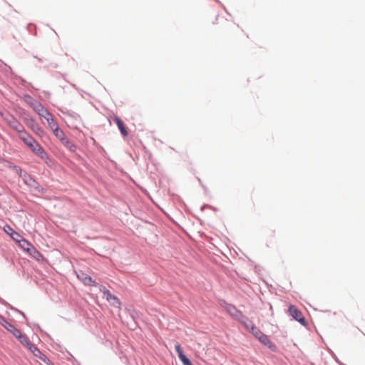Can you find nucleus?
I'll list each match as a JSON object with an SVG mask.
<instances>
[{"label": "nucleus", "mask_w": 365, "mask_h": 365, "mask_svg": "<svg viewBox=\"0 0 365 365\" xmlns=\"http://www.w3.org/2000/svg\"><path fill=\"white\" fill-rule=\"evenodd\" d=\"M34 153L38 157H39L41 159L44 160V162L48 166L52 165V160L49 158L48 155L47 154L44 148L41 145H38V147L36 149Z\"/></svg>", "instance_id": "0eeeda50"}, {"label": "nucleus", "mask_w": 365, "mask_h": 365, "mask_svg": "<svg viewBox=\"0 0 365 365\" xmlns=\"http://www.w3.org/2000/svg\"><path fill=\"white\" fill-rule=\"evenodd\" d=\"M29 349L32 352V354L43 361L47 365H51L50 360L46 357L45 354H43L34 344H31Z\"/></svg>", "instance_id": "6e6552de"}, {"label": "nucleus", "mask_w": 365, "mask_h": 365, "mask_svg": "<svg viewBox=\"0 0 365 365\" xmlns=\"http://www.w3.org/2000/svg\"><path fill=\"white\" fill-rule=\"evenodd\" d=\"M9 230L8 232H10V230H12V229L10 227H8Z\"/></svg>", "instance_id": "a878e982"}, {"label": "nucleus", "mask_w": 365, "mask_h": 365, "mask_svg": "<svg viewBox=\"0 0 365 365\" xmlns=\"http://www.w3.org/2000/svg\"><path fill=\"white\" fill-rule=\"evenodd\" d=\"M220 20H222V18H220L219 16H217L216 18V22H215V24H219Z\"/></svg>", "instance_id": "5701e85b"}, {"label": "nucleus", "mask_w": 365, "mask_h": 365, "mask_svg": "<svg viewBox=\"0 0 365 365\" xmlns=\"http://www.w3.org/2000/svg\"><path fill=\"white\" fill-rule=\"evenodd\" d=\"M21 246L30 254H37L40 255L39 252L26 240H22Z\"/></svg>", "instance_id": "4468645a"}, {"label": "nucleus", "mask_w": 365, "mask_h": 365, "mask_svg": "<svg viewBox=\"0 0 365 365\" xmlns=\"http://www.w3.org/2000/svg\"><path fill=\"white\" fill-rule=\"evenodd\" d=\"M38 114L44 118L46 120H48V118H50L51 116H53L48 111L47 109H46L44 107L42 108V110L41 111H39L38 113Z\"/></svg>", "instance_id": "aec40b11"}, {"label": "nucleus", "mask_w": 365, "mask_h": 365, "mask_svg": "<svg viewBox=\"0 0 365 365\" xmlns=\"http://www.w3.org/2000/svg\"><path fill=\"white\" fill-rule=\"evenodd\" d=\"M258 340L272 351H276V346L271 341L267 335L263 334L261 336L259 337Z\"/></svg>", "instance_id": "f8f14e48"}, {"label": "nucleus", "mask_w": 365, "mask_h": 365, "mask_svg": "<svg viewBox=\"0 0 365 365\" xmlns=\"http://www.w3.org/2000/svg\"><path fill=\"white\" fill-rule=\"evenodd\" d=\"M14 170H16V173H18L19 175H21V172H22V170L21 168L15 166Z\"/></svg>", "instance_id": "4be33fe9"}, {"label": "nucleus", "mask_w": 365, "mask_h": 365, "mask_svg": "<svg viewBox=\"0 0 365 365\" xmlns=\"http://www.w3.org/2000/svg\"><path fill=\"white\" fill-rule=\"evenodd\" d=\"M11 236H12L13 239H14V240H18L16 239V238H17V236H15V237H14L13 235H11Z\"/></svg>", "instance_id": "b1692460"}, {"label": "nucleus", "mask_w": 365, "mask_h": 365, "mask_svg": "<svg viewBox=\"0 0 365 365\" xmlns=\"http://www.w3.org/2000/svg\"><path fill=\"white\" fill-rule=\"evenodd\" d=\"M11 236H12L13 239H14V240H18L16 239V238H17V236H15V237H14L13 235H11Z\"/></svg>", "instance_id": "393cba45"}, {"label": "nucleus", "mask_w": 365, "mask_h": 365, "mask_svg": "<svg viewBox=\"0 0 365 365\" xmlns=\"http://www.w3.org/2000/svg\"><path fill=\"white\" fill-rule=\"evenodd\" d=\"M77 277L86 286L96 287L98 285L97 282L91 276L84 272L78 274Z\"/></svg>", "instance_id": "1a4fd4ad"}, {"label": "nucleus", "mask_w": 365, "mask_h": 365, "mask_svg": "<svg viewBox=\"0 0 365 365\" xmlns=\"http://www.w3.org/2000/svg\"><path fill=\"white\" fill-rule=\"evenodd\" d=\"M250 331L257 339L264 334L257 327L253 325L250 327Z\"/></svg>", "instance_id": "6ab92c4d"}, {"label": "nucleus", "mask_w": 365, "mask_h": 365, "mask_svg": "<svg viewBox=\"0 0 365 365\" xmlns=\"http://www.w3.org/2000/svg\"><path fill=\"white\" fill-rule=\"evenodd\" d=\"M226 309L229 314L234 317L237 316V314L240 313V312L234 306L230 304L227 305Z\"/></svg>", "instance_id": "412c9836"}, {"label": "nucleus", "mask_w": 365, "mask_h": 365, "mask_svg": "<svg viewBox=\"0 0 365 365\" xmlns=\"http://www.w3.org/2000/svg\"><path fill=\"white\" fill-rule=\"evenodd\" d=\"M9 124L12 129L19 133V139H21V137H24V134L28 133V132L24 129V127L14 118H11L9 121Z\"/></svg>", "instance_id": "20e7f679"}, {"label": "nucleus", "mask_w": 365, "mask_h": 365, "mask_svg": "<svg viewBox=\"0 0 365 365\" xmlns=\"http://www.w3.org/2000/svg\"><path fill=\"white\" fill-rule=\"evenodd\" d=\"M0 324L9 331L11 332L15 336L19 334L20 330L16 329L13 324L9 322L4 317L0 316Z\"/></svg>", "instance_id": "9d476101"}, {"label": "nucleus", "mask_w": 365, "mask_h": 365, "mask_svg": "<svg viewBox=\"0 0 365 365\" xmlns=\"http://www.w3.org/2000/svg\"><path fill=\"white\" fill-rule=\"evenodd\" d=\"M175 349L178 354V357L183 364V365H192L190 359L187 358L186 356L184 354L180 344H177L175 345Z\"/></svg>", "instance_id": "9b49d317"}, {"label": "nucleus", "mask_w": 365, "mask_h": 365, "mask_svg": "<svg viewBox=\"0 0 365 365\" xmlns=\"http://www.w3.org/2000/svg\"><path fill=\"white\" fill-rule=\"evenodd\" d=\"M14 235L19 236V234L17 232H14Z\"/></svg>", "instance_id": "cd10ccee"}, {"label": "nucleus", "mask_w": 365, "mask_h": 365, "mask_svg": "<svg viewBox=\"0 0 365 365\" xmlns=\"http://www.w3.org/2000/svg\"><path fill=\"white\" fill-rule=\"evenodd\" d=\"M24 122L36 135L42 137L44 135L43 129L32 118H24Z\"/></svg>", "instance_id": "f257e3e1"}, {"label": "nucleus", "mask_w": 365, "mask_h": 365, "mask_svg": "<svg viewBox=\"0 0 365 365\" xmlns=\"http://www.w3.org/2000/svg\"><path fill=\"white\" fill-rule=\"evenodd\" d=\"M113 120L115 122L116 125H118L121 134L123 136H128V132L122 120L118 116H115Z\"/></svg>", "instance_id": "ddd939ff"}, {"label": "nucleus", "mask_w": 365, "mask_h": 365, "mask_svg": "<svg viewBox=\"0 0 365 365\" xmlns=\"http://www.w3.org/2000/svg\"><path fill=\"white\" fill-rule=\"evenodd\" d=\"M48 123V128L53 131V130H56V128L58 127L57 123L53 119V116H51L50 118L46 120Z\"/></svg>", "instance_id": "a211bd4d"}, {"label": "nucleus", "mask_w": 365, "mask_h": 365, "mask_svg": "<svg viewBox=\"0 0 365 365\" xmlns=\"http://www.w3.org/2000/svg\"><path fill=\"white\" fill-rule=\"evenodd\" d=\"M99 289L106 297L107 301H108L113 306L119 307L120 305L119 299L115 296L113 295L105 287L101 285L99 287Z\"/></svg>", "instance_id": "7ed1b4c3"}, {"label": "nucleus", "mask_w": 365, "mask_h": 365, "mask_svg": "<svg viewBox=\"0 0 365 365\" xmlns=\"http://www.w3.org/2000/svg\"><path fill=\"white\" fill-rule=\"evenodd\" d=\"M24 101L29 105L35 112L37 113L42 110L43 108V106L38 102L37 101L34 100L31 96L29 95H25L24 96Z\"/></svg>", "instance_id": "423d86ee"}, {"label": "nucleus", "mask_w": 365, "mask_h": 365, "mask_svg": "<svg viewBox=\"0 0 365 365\" xmlns=\"http://www.w3.org/2000/svg\"><path fill=\"white\" fill-rule=\"evenodd\" d=\"M16 337L19 340V341L28 349L31 346L32 343L29 341V338L23 334L21 331L16 336Z\"/></svg>", "instance_id": "2eb2a0df"}, {"label": "nucleus", "mask_w": 365, "mask_h": 365, "mask_svg": "<svg viewBox=\"0 0 365 365\" xmlns=\"http://www.w3.org/2000/svg\"><path fill=\"white\" fill-rule=\"evenodd\" d=\"M9 230L8 232H10V230H12V229L10 227H8Z\"/></svg>", "instance_id": "bb28decb"}, {"label": "nucleus", "mask_w": 365, "mask_h": 365, "mask_svg": "<svg viewBox=\"0 0 365 365\" xmlns=\"http://www.w3.org/2000/svg\"><path fill=\"white\" fill-rule=\"evenodd\" d=\"M61 143L71 151L76 150V145L72 142H71L66 137L61 141Z\"/></svg>", "instance_id": "dca6fc26"}, {"label": "nucleus", "mask_w": 365, "mask_h": 365, "mask_svg": "<svg viewBox=\"0 0 365 365\" xmlns=\"http://www.w3.org/2000/svg\"><path fill=\"white\" fill-rule=\"evenodd\" d=\"M20 140H21L33 153L40 145L29 133L24 134V137H21Z\"/></svg>", "instance_id": "39448f33"}, {"label": "nucleus", "mask_w": 365, "mask_h": 365, "mask_svg": "<svg viewBox=\"0 0 365 365\" xmlns=\"http://www.w3.org/2000/svg\"><path fill=\"white\" fill-rule=\"evenodd\" d=\"M289 313L295 320L299 322L301 324L304 326L307 324V322L304 317H303L302 312L299 311L294 305L289 306Z\"/></svg>", "instance_id": "f03ea898"}, {"label": "nucleus", "mask_w": 365, "mask_h": 365, "mask_svg": "<svg viewBox=\"0 0 365 365\" xmlns=\"http://www.w3.org/2000/svg\"><path fill=\"white\" fill-rule=\"evenodd\" d=\"M53 135L61 142L65 138L66 135L62 130L58 127L56 130H53Z\"/></svg>", "instance_id": "f3484780"}]
</instances>
